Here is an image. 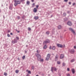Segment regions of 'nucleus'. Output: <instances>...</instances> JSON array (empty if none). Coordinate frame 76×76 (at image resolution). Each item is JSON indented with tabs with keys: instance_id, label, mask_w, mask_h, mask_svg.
Listing matches in <instances>:
<instances>
[{
	"instance_id": "f257e3e1",
	"label": "nucleus",
	"mask_w": 76,
	"mask_h": 76,
	"mask_svg": "<svg viewBox=\"0 0 76 76\" xmlns=\"http://www.w3.org/2000/svg\"><path fill=\"white\" fill-rule=\"evenodd\" d=\"M36 56L37 57V60L38 61H40L43 62L44 61V59H41V55L39 54H38L37 53L36 54Z\"/></svg>"
},
{
	"instance_id": "f03ea898",
	"label": "nucleus",
	"mask_w": 76,
	"mask_h": 76,
	"mask_svg": "<svg viewBox=\"0 0 76 76\" xmlns=\"http://www.w3.org/2000/svg\"><path fill=\"white\" fill-rule=\"evenodd\" d=\"M14 1L15 2L14 3V6H16L18 4H20V1L15 0Z\"/></svg>"
},
{
	"instance_id": "7ed1b4c3",
	"label": "nucleus",
	"mask_w": 76,
	"mask_h": 76,
	"mask_svg": "<svg viewBox=\"0 0 76 76\" xmlns=\"http://www.w3.org/2000/svg\"><path fill=\"white\" fill-rule=\"evenodd\" d=\"M50 41L49 39H47L45 41L43 42V45H45L47 44V43H50Z\"/></svg>"
},
{
	"instance_id": "20e7f679",
	"label": "nucleus",
	"mask_w": 76,
	"mask_h": 76,
	"mask_svg": "<svg viewBox=\"0 0 76 76\" xmlns=\"http://www.w3.org/2000/svg\"><path fill=\"white\" fill-rule=\"evenodd\" d=\"M57 46L58 47H59L60 48H63V47H65V45H64V46L61 45L60 44H57Z\"/></svg>"
},
{
	"instance_id": "39448f33",
	"label": "nucleus",
	"mask_w": 76,
	"mask_h": 76,
	"mask_svg": "<svg viewBox=\"0 0 76 76\" xmlns=\"http://www.w3.org/2000/svg\"><path fill=\"white\" fill-rule=\"evenodd\" d=\"M18 42V40L16 39L15 38L14 39V40H12V44H16Z\"/></svg>"
},
{
	"instance_id": "423d86ee",
	"label": "nucleus",
	"mask_w": 76,
	"mask_h": 76,
	"mask_svg": "<svg viewBox=\"0 0 76 76\" xmlns=\"http://www.w3.org/2000/svg\"><path fill=\"white\" fill-rule=\"evenodd\" d=\"M53 70L54 71H57V69L55 67H52L51 68V71L52 73H53Z\"/></svg>"
},
{
	"instance_id": "0eeeda50",
	"label": "nucleus",
	"mask_w": 76,
	"mask_h": 76,
	"mask_svg": "<svg viewBox=\"0 0 76 76\" xmlns=\"http://www.w3.org/2000/svg\"><path fill=\"white\" fill-rule=\"evenodd\" d=\"M13 4H11L9 6V10H12L13 9Z\"/></svg>"
},
{
	"instance_id": "6e6552de",
	"label": "nucleus",
	"mask_w": 76,
	"mask_h": 76,
	"mask_svg": "<svg viewBox=\"0 0 76 76\" xmlns=\"http://www.w3.org/2000/svg\"><path fill=\"white\" fill-rule=\"evenodd\" d=\"M51 55L50 54L48 53L47 55V57L46 58V60H48L49 58H50V56Z\"/></svg>"
},
{
	"instance_id": "1a4fd4ad",
	"label": "nucleus",
	"mask_w": 76,
	"mask_h": 76,
	"mask_svg": "<svg viewBox=\"0 0 76 76\" xmlns=\"http://www.w3.org/2000/svg\"><path fill=\"white\" fill-rule=\"evenodd\" d=\"M69 51L71 54H73L75 52V50L74 49H69Z\"/></svg>"
},
{
	"instance_id": "9d476101",
	"label": "nucleus",
	"mask_w": 76,
	"mask_h": 76,
	"mask_svg": "<svg viewBox=\"0 0 76 76\" xmlns=\"http://www.w3.org/2000/svg\"><path fill=\"white\" fill-rule=\"evenodd\" d=\"M69 31H70L73 34H75V32L73 30L72 28H69Z\"/></svg>"
},
{
	"instance_id": "9b49d317",
	"label": "nucleus",
	"mask_w": 76,
	"mask_h": 76,
	"mask_svg": "<svg viewBox=\"0 0 76 76\" xmlns=\"http://www.w3.org/2000/svg\"><path fill=\"white\" fill-rule=\"evenodd\" d=\"M58 55H56L55 57V61H57V60H58Z\"/></svg>"
},
{
	"instance_id": "f8f14e48",
	"label": "nucleus",
	"mask_w": 76,
	"mask_h": 76,
	"mask_svg": "<svg viewBox=\"0 0 76 76\" xmlns=\"http://www.w3.org/2000/svg\"><path fill=\"white\" fill-rule=\"evenodd\" d=\"M67 25H69V26H71L72 25V22H70V21H69L67 23Z\"/></svg>"
},
{
	"instance_id": "ddd939ff",
	"label": "nucleus",
	"mask_w": 76,
	"mask_h": 76,
	"mask_svg": "<svg viewBox=\"0 0 76 76\" xmlns=\"http://www.w3.org/2000/svg\"><path fill=\"white\" fill-rule=\"evenodd\" d=\"M64 55L62 54L60 56V58H61V59H62V58H64Z\"/></svg>"
},
{
	"instance_id": "4468645a",
	"label": "nucleus",
	"mask_w": 76,
	"mask_h": 76,
	"mask_svg": "<svg viewBox=\"0 0 76 76\" xmlns=\"http://www.w3.org/2000/svg\"><path fill=\"white\" fill-rule=\"evenodd\" d=\"M33 12L34 13H36L37 12V8H34L33 9Z\"/></svg>"
},
{
	"instance_id": "2eb2a0df",
	"label": "nucleus",
	"mask_w": 76,
	"mask_h": 76,
	"mask_svg": "<svg viewBox=\"0 0 76 76\" xmlns=\"http://www.w3.org/2000/svg\"><path fill=\"white\" fill-rule=\"evenodd\" d=\"M38 18H39L38 16H35L34 17V19L35 20H37V19H38Z\"/></svg>"
},
{
	"instance_id": "dca6fc26",
	"label": "nucleus",
	"mask_w": 76,
	"mask_h": 76,
	"mask_svg": "<svg viewBox=\"0 0 76 76\" xmlns=\"http://www.w3.org/2000/svg\"><path fill=\"white\" fill-rule=\"evenodd\" d=\"M47 48V45H46L45 44V45L44 46L43 48L44 49H46Z\"/></svg>"
},
{
	"instance_id": "f3484780",
	"label": "nucleus",
	"mask_w": 76,
	"mask_h": 76,
	"mask_svg": "<svg viewBox=\"0 0 76 76\" xmlns=\"http://www.w3.org/2000/svg\"><path fill=\"white\" fill-rule=\"evenodd\" d=\"M52 49L53 50H55L56 49V46H53L52 48Z\"/></svg>"
},
{
	"instance_id": "a211bd4d",
	"label": "nucleus",
	"mask_w": 76,
	"mask_h": 76,
	"mask_svg": "<svg viewBox=\"0 0 76 76\" xmlns=\"http://www.w3.org/2000/svg\"><path fill=\"white\" fill-rule=\"evenodd\" d=\"M26 72H28V73H29V74H31V71L29 70H28L27 69L26 70Z\"/></svg>"
},
{
	"instance_id": "6ab92c4d",
	"label": "nucleus",
	"mask_w": 76,
	"mask_h": 76,
	"mask_svg": "<svg viewBox=\"0 0 76 76\" xmlns=\"http://www.w3.org/2000/svg\"><path fill=\"white\" fill-rule=\"evenodd\" d=\"M72 73H75V69H72Z\"/></svg>"
},
{
	"instance_id": "aec40b11",
	"label": "nucleus",
	"mask_w": 76,
	"mask_h": 76,
	"mask_svg": "<svg viewBox=\"0 0 76 76\" xmlns=\"http://www.w3.org/2000/svg\"><path fill=\"white\" fill-rule=\"evenodd\" d=\"M25 1V0H20V1L22 3H25V2H24Z\"/></svg>"
},
{
	"instance_id": "412c9836",
	"label": "nucleus",
	"mask_w": 76,
	"mask_h": 76,
	"mask_svg": "<svg viewBox=\"0 0 76 76\" xmlns=\"http://www.w3.org/2000/svg\"><path fill=\"white\" fill-rule=\"evenodd\" d=\"M58 29H60L61 28V26H59L58 27Z\"/></svg>"
},
{
	"instance_id": "4be33fe9",
	"label": "nucleus",
	"mask_w": 76,
	"mask_h": 76,
	"mask_svg": "<svg viewBox=\"0 0 76 76\" xmlns=\"http://www.w3.org/2000/svg\"><path fill=\"white\" fill-rule=\"evenodd\" d=\"M26 4H27V5H29V4H30V2L29 1H27Z\"/></svg>"
},
{
	"instance_id": "5701e85b",
	"label": "nucleus",
	"mask_w": 76,
	"mask_h": 76,
	"mask_svg": "<svg viewBox=\"0 0 76 76\" xmlns=\"http://www.w3.org/2000/svg\"><path fill=\"white\" fill-rule=\"evenodd\" d=\"M75 61V59H73L72 60H71V63H72L73 62H74V61Z\"/></svg>"
},
{
	"instance_id": "b1692460",
	"label": "nucleus",
	"mask_w": 76,
	"mask_h": 76,
	"mask_svg": "<svg viewBox=\"0 0 76 76\" xmlns=\"http://www.w3.org/2000/svg\"><path fill=\"white\" fill-rule=\"evenodd\" d=\"M35 3H33L32 4V6L31 7H34V6H35Z\"/></svg>"
},
{
	"instance_id": "393cba45",
	"label": "nucleus",
	"mask_w": 76,
	"mask_h": 76,
	"mask_svg": "<svg viewBox=\"0 0 76 76\" xmlns=\"http://www.w3.org/2000/svg\"><path fill=\"white\" fill-rule=\"evenodd\" d=\"M16 38L17 40H19V37H16Z\"/></svg>"
},
{
	"instance_id": "a878e982",
	"label": "nucleus",
	"mask_w": 76,
	"mask_h": 76,
	"mask_svg": "<svg viewBox=\"0 0 76 76\" xmlns=\"http://www.w3.org/2000/svg\"><path fill=\"white\" fill-rule=\"evenodd\" d=\"M15 73H19V70H16Z\"/></svg>"
},
{
	"instance_id": "bb28decb",
	"label": "nucleus",
	"mask_w": 76,
	"mask_h": 76,
	"mask_svg": "<svg viewBox=\"0 0 76 76\" xmlns=\"http://www.w3.org/2000/svg\"><path fill=\"white\" fill-rule=\"evenodd\" d=\"M31 30V28H30V27L28 28V31H30Z\"/></svg>"
},
{
	"instance_id": "cd10ccee",
	"label": "nucleus",
	"mask_w": 76,
	"mask_h": 76,
	"mask_svg": "<svg viewBox=\"0 0 76 76\" xmlns=\"http://www.w3.org/2000/svg\"><path fill=\"white\" fill-rule=\"evenodd\" d=\"M66 15V14L65 13H64L63 14V16H65Z\"/></svg>"
},
{
	"instance_id": "c85d7f7f",
	"label": "nucleus",
	"mask_w": 76,
	"mask_h": 76,
	"mask_svg": "<svg viewBox=\"0 0 76 76\" xmlns=\"http://www.w3.org/2000/svg\"><path fill=\"white\" fill-rule=\"evenodd\" d=\"M64 21H66V20H67V18H65L64 19Z\"/></svg>"
},
{
	"instance_id": "c756f323",
	"label": "nucleus",
	"mask_w": 76,
	"mask_h": 76,
	"mask_svg": "<svg viewBox=\"0 0 76 76\" xmlns=\"http://www.w3.org/2000/svg\"><path fill=\"white\" fill-rule=\"evenodd\" d=\"M4 76H7V73L6 72H4Z\"/></svg>"
},
{
	"instance_id": "7c9ffc66",
	"label": "nucleus",
	"mask_w": 76,
	"mask_h": 76,
	"mask_svg": "<svg viewBox=\"0 0 76 76\" xmlns=\"http://www.w3.org/2000/svg\"><path fill=\"white\" fill-rule=\"evenodd\" d=\"M25 56H23L22 57V58L23 60H24V59H25Z\"/></svg>"
},
{
	"instance_id": "2f4dec72",
	"label": "nucleus",
	"mask_w": 76,
	"mask_h": 76,
	"mask_svg": "<svg viewBox=\"0 0 76 76\" xmlns=\"http://www.w3.org/2000/svg\"><path fill=\"white\" fill-rule=\"evenodd\" d=\"M66 64L64 63H63V64H62V66H65V65H66Z\"/></svg>"
},
{
	"instance_id": "473e14b6",
	"label": "nucleus",
	"mask_w": 76,
	"mask_h": 76,
	"mask_svg": "<svg viewBox=\"0 0 76 76\" xmlns=\"http://www.w3.org/2000/svg\"><path fill=\"white\" fill-rule=\"evenodd\" d=\"M57 63L58 64H60V62L58 61L57 62Z\"/></svg>"
},
{
	"instance_id": "72a5a7b5",
	"label": "nucleus",
	"mask_w": 76,
	"mask_h": 76,
	"mask_svg": "<svg viewBox=\"0 0 76 76\" xmlns=\"http://www.w3.org/2000/svg\"><path fill=\"white\" fill-rule=\"evenodd\" d=\"M17 19H18V20L20 19V16H17Z\"/></svg>"
},
{
	"instance_id": "f704fd0d",
	"label": "nucleus",
	"mask_w": 76,
	"mask_h": 76,
	"mask_svg": "<svg viewBox=\"0 0 76 76\" xmlns=\"http://www.w3.org/2000/svg\"><path fill=\"white\" fill-rule=\"evenodd\" d=\"M31 69H32V70L34 69V66H32L31 67Z\"/></svg>"
},
{
	"instance_id": "c9c22d12",
	"label": "nucleus",
	"mask_w": 76,
	"mask_h": 76,
	"mask_svg": "<svg viewBox=\"0 0 76 76\" xmlns=\"http://www.w3.org/2000/svg\"><path fill=\"white\" fill-rule=\"evenodd\" d=\"M49 31H47L46 32V34H47V35H48V34H49Z\"/></svg>"
},
{
	"instance_id": "e433bc0d",
	"label": "nucleus",
	"mask_w": 76,
	"mask_h": 76,
	"mask_svg": "<svg viewBox=\"0 0 76 76\" xmlns=\"http://www.w3.org/2000/svg\"><path fill=\"white\" fill-rule=\"evenodd\" d=\"M7 36L8 37H10V34H7Z\"/></svg>"
},
{
	"instance_id": "4c0bfd02",
	"label": "nucleus",
	"mask_w": 76,
	"mask_h": 76,
	"mask_svg": "<svg viewBox=\"0 0 76 76\" xmlns=\"http://www.w3.org/2000/svg\"><path fill=\"white\" fill-rule=\"evenodd\" d=\"M66 76H70V74H67Z\"/></svg>"
},
{
	"instance_id": "58836bf2",
	"label": "nucleus",
	"mask_w": 76,
	"mask_h": 76,
	"mask_svg": "<svg viewBox=\"0 0 76 76\" xmlns=\"http://www.w3.org/2000/svg\"><path fill=\"white\" fill-rule=\"evenodd\" d=\"M64 1L65 2H67L68 0H64Z\"/></svg>"
},
{
	"instance_id": "ea45409f",
	"label": "nucleus",
	"mask_w": 76,
	"mask_h": 76,
	"mask_svg": "<svg viewBox=\"0 0 76 76\" xmlns=\"http://www.w3.org/2000/svg\"><path fill=\"white\" fill-rule=\"evenodd\" d=\"M36 7V8H38V7H39V6L38 5H37Z\"/></svg>"
},
{
	"instance_id": "a19ab883",
	"label": "nucleus",
	"mask_w": 76,
	"mask_h": 76,
	"mask_svg": "<svg viewBox=\"0 0 76 76\" xmlns=\"http://www.w3.org/2000/svg\"><path fill=\"white\" fill-rule=\"evenodd\" d=\"M49 49L50 50H51V46H50L49 47Z\"/></svg>"
},
{
	"instance_id": "79ce46f5",
	"label": "nucleus",
	"mask_w": 76,
	"mask_h": 76,
	"mask_svg": "<svg viewBox=\"0 0 76 76\" xmlns=\"http://www.w3.org/2000/svg\"><path fill=\"white\" fill-rule=\"evenodd\" d=\"M69 4H72V2H69Z\"/></svg>"
},
{
	"instance_id": "37998d69",
	"label": "nucleus",
	"mask_w": 76,
	"mask_h": 76,
	"mask_svg": "<svg viewBox=\"0 0 76 76\" xmlns=\"http://www.w3.org/2000/svg\"><path fill=\"white\" fill-rule=\"evenodd\" d=\"M37 54H39L38 53H39V51L38 50H37Z\"/></svg>"
},
{
	"instance_id": "c03bdc74",
	"label": "nucleus",
	"mask_w": 76,
	"mask_h": 76,
	"mask_svg": "<svg viewBox=\"0 0 76 76\" xmlns=\"http://www.w3.org/2000/svg\"><path fill=\"white\" fill-rule=\"evenodd\" d=\"M73 6H74V5H75V3H73Z\"/></svg>"
},
{
	"instance_id": "a18cd8bd",
	"label": "nucleus",
	"mask_w": 76,
	"mask_h": 76,
	"mask_svg": "<svg viewBox=\"0 0 76 76\" xmlns=\"http://www.w3.org/2000/svg\"><path fill=\"white\" fill-rule=\"evenodd\" d=\"M10 32V30H9L8 31V33H9V32Z\"/></svg>"
},
{
	"instance_id": "49530a36",
	"label": "nucleus",
	"mask_w": 76,
	"mask_h": 76,
	"mask_svg": "<svg viewBox=\"0 0 76 76\" xmlns=\"http://www.w3.org/2000/svg\"><path fill=\"white\" fill-rule=\"evenodd\" d=\"M67 70L68 71H69V68H68L67 69Z\"/></svg>"
},
{
	"instance_id": "de8ad7c7",
	"label": "nucleus",
	"mask_w": 76,
	"mask_h": 76,
	"mask_svg": "<svg viewBox=\"0 0 76 76\" xmlns=\"http://www.w3.org/2000/svg\"><path fill=\"white\" fill-rule=\"evenodd\" d=\"M32 2H34V0H31Z\"/></svg>"
},
{
	"instance_id": "09e8293b",
	"label": "nucleus",
	"mask_w": 76,
	"mask_h": 76,
	"mask_svg": "<svg viewBox=\"0 0 76 76\" xmlns=\"http://www.w3.org/2000/svg\"><path fill=\"white\" fill-rule=\"evenodd\" d=\"M74 48H75V49H76V46H74Z\"/></svg>"
},
{
	"instance_id": "8fccbe9b",
	"label": "nucleus",
	"mask_w": 76,
	"mask_h": 76,
	"mask_svg": "<svg viewBox=\"0 0 76 76\" xmlns=\"http://www.w3.org/2000/svg\"><path fill=\"white\" fill-rule=\"evenodd\" d=\"M10 35H13V33H10Z\"/></svg>"
},
{
	"instance_id": "3c124183",
	"label": "nucleus",
	"mask_w": 76,
	"mask_h": 76,
	"mask_svg": "<svg viewBox=\"0 0 76 76\" xmlns=\"http://www.w3.org/2000/svg\"><path fill=\"white\" fill-rule=\"evenodd\" d=\"M26 76H29V74H27Z\"/></svg>"
},
{
	"instance_id": "603ef678",
	"label": "nucleus",
	"mask_w": 76,
	"mask_h": 76,
	"mask_svg": "<svg viewBox=\"0 0 76 76\" xmlns=\"http://www.w3.org/2000/svg\"><path fill=\"white\" fill-rule=\"evenodd\" d=\"M27 53V51H25V53Z\"/></svg>"
},
{
	"instance_id": "864d4df0",
	"label": "nucleus",
	"mask_w": 76,
	"mask_h": 76,
	"mask_svg": "<svg viewBox=\"0 0 76 76\" xmlns=\"http://www.w3.org/2000/svg\"><path fill=\"white\" fill-rule=\"evenodd\" d=\"M53 31H54L55 30V28H53Z\"/></svg>"
},
{
	"instance_id": "5fc2aeb1",
	"label": "nucleus",
	"mask_w": 76,
	"mask_h": 76,
	"mask_svg": "<svg viewBox=\"0 0 76 76\" xmlns=\"http://www.w3.org/2000/svg\"><path fill=\"white\" fill-rule=\"evenodd\" d=\"M52 17H53V15H51V18H52Z\"/></svg>"
},
{
	"instance_id": "6e6d98bb",
	"label": "nucleus",
	"mask_w": 76,
	"mask_h": 76,
	"mask_svg": "<svg viewBox=\"0 0 76 76\" xmlns=\"http://www.w3.org/2000/svg\"><path fill=\"white\" fill-rule=\"evenodd\" d=\"M48 76H50V74H48Z\"/></svg>"
},
{
	"instance_id": "4d7b16f0",
	"label": "nucleus",
	"mask_w": 76,
	"mask_h": 76,
	"mask_svg": "<svg viewBox=\"0 0 76 76\" xmlns=\"http://www.w3.org/2000/svg\"><path fill=\"white\" fill-rule=\"evenodd\" d=\"M1 13V10L0 9V13Z\"/></svg>"
},
{
	"instance_id": "13d9d810",
	"label": "nucleus",
	"mask_w": 76,
	"mask_h": 76,
	"mask_svg": "<svg viewBox=\"0 0 76 76\" xmlns=\"http://www.w3.org/2000/svg\"><path fill=\"white\" fill-rule=\"evenodd\" d=\"M28 47V45H26V47Z\"/></svg>"
},
{
	"instance_id": "bf43d9fd",
	"label": "nucleus",
	"mask_w": 76,
	"mask_h": 76,
	"mask_svg": "<svg viewBox=\"0 0 76 76\" xmlns=\"http://www.w3.org/2000/svg\"><path fill=\"white\" fill-rule=\"evenodd\" d=\"M52 55H53V56H54V55L53 54H52Z\"/></svg>"
},
{
	"instance_id": "052dcab7",
	"label": "nucleus",
	"mask_w": 76,
	"mask_h": 76,
	"mask_svg": "<svg viewBox=\"0 0 76 76\" xmlns=\"http://www.w3.org/2000/svg\"><path fill=\"white\" fill-rule=\"evenodd\" d=\"M36 76H38V75H37Z\"/></svg>"
},
{
	"instance_id": "680f3d73",
	"label": "nucleus",
	"mask_w": 76,
	"mask_h": 76,
	"mask_svg": "<svg viewBox=\"0 0 76 76\" xmlns=\"http://www.w3.org/2000/svg\"><path fill=\"white\" fill-rule=\"evenodd\" d=\"M18 32H19V31H18Z\"/></svg>"
},
{
	"instance_id": "e2e57ef3",
	"label": "nucleus",
	"mask_w": 76,
	"mask_h": 76,
	"mask_svg": "<svg viewBox=\"0 0 76 76\" xmlns=\"http://www.w3.org/2000/svg\"><path fill=\"white\" fill-rule=\"evenodd\" d=\"M6 6H7V4Z\"/></svg>"
},
{
	"instance_id": "0e129e2a",
	"label": "nucleus",
	"mask_w": 76,
	"mask_h": 76,
	"mask_svg": "<svg viewBox=\"0 0 76 76\" xmlns=\"http://www.w3.org/2000/svg\"><path fill=\"white\" fill-rule=\"evenodd\" d=\"M0 76H3V75H0Z\"/></svg>"
},
{
	"instance_id": "69168bd1",
	"label": "nucleus",
	"mask_w": 76,
	"mask_h": 76,
	"mask_svg": "<svg viewBox=\"0 0 76 76\" xmlns=\"http://www.w3.org/2000/svg\"><path fill=\"white\" fill-rule=\"evenodd\" d=\"M3 17H4V16H3Z\"/></svg>"
},
{
	"instance_id": "338daca9",
	"label": "nucleus",
	"mask_w": 76,
	"mask_h": 76,
	"mask_svg": "<svg viewBox=\"0 0 76 76\" xmlns=\"http://www.w3.org/2000/svg\"><path fill=\"white\" fill-rule=\"evenodd\" d=\"M7 9V7H6Z\"/></svg>"
},
{
	"instance_id": "774afa93",
	"label": "nucleus",
	"mask_w": 76,
	"mask_h": 76,
	"mask_svg": "<svg viewBox=\"0 0 76 76\" xmlns=\"http://www.w3.org/2000/svg\"><path fill=\"white\" fill-rule=\"evenodd\" d=\"M52 38H53V37H52Z\"/></svg>"
}]
</instances>
